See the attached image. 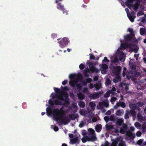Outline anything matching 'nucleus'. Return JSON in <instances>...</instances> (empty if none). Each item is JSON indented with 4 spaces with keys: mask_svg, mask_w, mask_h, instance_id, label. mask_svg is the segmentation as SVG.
Segmentation results:
<instances>
[{
    "mask_svg": "<svg viewBox=\"0 0 146 146\" xmlns=\"http://www.w3.org/2000/svg\"><path fill=\"white\" fill-rule=\"evenodd\" d=\"M122 139V138L120 136L117 137L116 139H113L111 146H117V145L118 144V142Z\"/></svg>",
    "mask_w": 146,
    "mask_h": 146,
    "instance_id": "6e6552de",
    "label": "nucleus"
},
{
    "mask_svg": "<svg viewBox=\"0 0 146 146\" xmlns=\"http://www.w3.org/2000/svg\"><path fill=\"white\" fill-rule=\"evenodd\" d=\"M54 130L55 131H57L58 130V127L55 126L53 128Z\"/></svg>",
    "mask_w": 146,
    "mask_h": 146,
    "instance_id": "5fc2aeb1",
    "label": "nucleus"
},
{
    "mask_svg": "<svg viewBox=\"0 0 146 146\" xmlns=\"http://www.w3.org/2000/svg\"><path fill=\"white\" fill-rule=\"evenodd\" d=\"M111 80L110 79L107 78L106 79V81L105 84L106 85H109L111 84Z\"/></svg>",
    "mask_w": 146,
    "mask_h": 146,
    "instance_id": "473e14b6",
    "label": "nucleus"
},
{
    "mask_svg": "<svg viewBox=\"0 0 146 146\" xmlns=\"http://www.w3.org/2000/svg\"><path fill=\"white\" fill-rule=\"evenodd\" d=\"M119 1L120 3H121V5L124 7H125V6L128 7V0H124L123 1L120 0Z\"/></svg>",
    "mask_w": 146,
    "mask_h": 146,
    "instance_id": "f8f14e48",
    "label": "nucleus"
},
{
    "mask_svg": "<svg viewBox=\"0 0 146 146\" xmlns=\"http://www.w3.org/2000/svg\"><path fill=\"white\" fill-rule=\"evenodd\" d=\"M78 105L81 108L84 107L85 106V104L84 102L80 101L78 104Z\"/></svg>",
    "mask_w": 146,
    "mask_h": 146,
    "instance_id": "b1692460",
    "label": "nucleus"
},
{
    "mask_svg": "<svg viewBox=\"0 0 146 146\" xmlns=\"http://www.w3.org/2000/svg\"><path fill=\"white\" fill-rule=\"evenodd\" d=\"M90 134L89 137H87L88 140L89 141H96L97 138L94 130L92 129H90L88 130Z\"/></svg>",
    "mask_w": 146,
    "mask_h": 146,
    "instance_id": "7ed1b4c3",
    "label": "nucleus"
},
{
    "mask_svg": "<svg viewBox=\"0 0 146 146\" xmlns=\"http://www.w3.org/2000/svg\"><path fill=\"white\" fill-rule=\"evenodd\" d=\"M84 74L86 77H88L90 76V71L88 68H86L84 70Z\"/></svg>",
    "mask_w": 146,
    "mask_h": 146,
    "instance_id": "9b49d317",
    "label": "nucleus"
},
{
    "mask_svg": "<svg viewBox=\"0 0 146 146\" xmlns=\"http://www.w3.org/2000/svg\"><path fill=\"white\" fill-rule=\"evenodd\" d=\"M54 90L55 91V92L57 94H59L60 95V96L59 97H62L61 95L63 94H61L62 93V91L60 90L59 88H54Z\"/></svg>",
    "mask_w": 146,
    "mask_h": 146,
    "instance_id": "a211bd4d",
    "label": "nucleus"
},
{
    "mask_svg": "<svg viewBox=\"0 0 146 146\" xmlns=\"http://www.w3.org/2000/svg\"><path fill=\"white\" fill-rule=\"evenodd\" d=\"M121 112L119 110H118L116 112V114L117 115H121Z\"/></svg>",
    "mask_w": 146,
    "mask_h": 146,
    "instance_id": "a19ab883",
    "label": "nucleus"
},
{
    "mask_svg": "<svg viewBox=\"0 0 146 146\" xmlns=\"http://www.w3.org/2000/svg\"><path fill=\"white\" fill-rule=\"evenodd\" d=\"M78 97L79 99H83L84 98V96L81 93L78 94Z\"/></svg>",
    "mask_w": 146,
    "mask_h": 146,
    "instance_id": "c85d7f7f",
    "label": "nucleus"
},
{
    "mask_svg": "<svg viewBox=\"0 0 146 146\" xmlns=\"http://www.w3.org/2000/svg\"><path fill=\"white\" fill-rule=\"evenodd\" d=\"M47 115L48 116H49L52 112V109L50 107H48L46 108Z\"/></svg>",
    "mask_w": 146,
    "mask_h": 146,
    "instance_id": "f3484780",
    "label": "nucleus"
},
{
    "mask_svg": "<svg viewBox=\"0 0 146 146\" xmlns=\"http://www.w3.org/2000/svg\"><path fill=\"white\" fill-rule=\"evenodd\" d=\"M90 58L91 60H94L95 59V56L92 54H90Z\"/></svg>",
    "mask_w": 146,
    "mask_h": 146,
    "instance_id": "e433bc0d",
    "label": "nucleus"
},
{
    "mask_svg": "<svg viewBox=\"0 0 146 146\" xmlns=\"http://www.w3.org/2000/svg\"><path fill=\"white\" fill-rule=\"evenodd\" d=\"M94 80V81H97L98 80V77L97 76H95L93 77Z\"/></svg>",
    "mask_w": 146,
    "mask_h": 146,
    "instance_id": "0e129e2a",
    "label": "nucleus"
},
{
    "mask_svg": "<svg viewBox=\"0 0 146 146\" xmlns=\"http://www.w3.org/2000/svg\"><path fill=\"white\" fill-rule=\"evenodd\" d=\"M67 80H65L64 81H63L62 82V84L63 85H65L67 83Z\"/></svg>",
    "mask_w": 146,
    "mask_h": 146,
    "instance_id": "13d9d810",
    "label": "nucleus"
},
{
    "mask_svg": "<svg viewBox=\"0 0 146 146\" xmlns=\"http://www.w3.org/2000/svg\"><path fill=\"white\" fill-rule=\"evenodd\" d=\"M69 78L70 79H74L75 78V76L73 74H70L69 76Z\"/></svg>",
    "mask_w": 146,
    "mask_h": 146,
    "instance_id": "3c124183",
    "label": "nucleus"
},
{
    "mask_svg": "<svg viewBox=\"0 0 146 146\" xmlns=\"http://www.w3.org/2000/svg\"><path fill=\"white\" fill-rule=\"evenodd\" d=\"M64 107L62 106L59 110L55 109L54 110V113L53 116L56 121H59L60 123H64V124L66 122H69L70 120L63 113L65 112L63 109Z\"/></svg>",
    "mask_w": 146,
    "mask_h": 146,
    "instance_id": "f257e3e1",
    "label": "nucleus"
},
{
    "mask_svg": "<svg viewBox=\"0 0 146 146\" xmlns=\"http://www.w3.org/2000/svg\"><path fill=\"white\" fill-rule=\"evenodd\" d=\"M57 9L60 10L63 12H64V10H65L63 5H62L60 3H58L57 4Z\"/></svg>",
    "mask_w": 146,
    "mask_h": 146,
    "instance_id": "2eb2a0df",
    "label": "nucleus"
},
{
    "mask_svg": "<svg viewBox=\"0 0 146 146\" xmlns=\"http://www.w3.org/2000/svg\"><path fill=\"white\" fill-rule=\"evenodd\" d=\"M123 58V55H121L119 57V60L120 61L122 60Z\"/></svg>",
    "mask_w": 146,
    "mask_h": 146,
    "instance_id": "e2e57ef3",
    "label": "nucleus"
},
{
    "mask_svg": "<svg viewBox=\"0 0 146 146\" xmlns=\"http://www.w3.org/2000/svg\"><path fill=\"white\" fill-rule=\"evenodd\" d=\"M102 126L101 124H97L95 127V130L98 132H100L101 131L102 129Z\"/></svg>",
    "mask_w": 146,
    "mask_h": 146,
    "instance_id": "ddd939ff",
    "label": "nucleus"
},
{
    "mask_svg": "<svg viewBox=\"0 0 146 146\" xmlns=\"http://www.w3.org/2000/svg\"><path fill=\"white\" fill-rule=\"evenodd\" d=\"M92 81V80L91 78H88L86 80V81L87 83H90Z\"/></svg>",
    "mask_w": 146,
    "mask_h": 146,
    "instance_id": "09e8293b",
    "label": "nucleus"
},
{
    "mask_svg": "<svg viewBox=\"0 0 146 146\" xmlns=\"http://www.w3.org/2000/svg\"><path fill=\"white\" fill-rule=\"evenodd\" d=\"M118 56H116L114 57V59L112 60V62L113 63H115L118 62L119 61Z\"/></svg>",
    "mask_w": 146,
    "mask_h": 146,
    "instance_id": "4be33fe9",
    "label": "nucleus"
},
{
    "mask_svg": "<svg viewBox=\"0 0 146 146\" xmlns=\"http://www.w3.org/2000/svg\"><path fill=\"white\" fill-rule=\"evenodd\" d=\"M87 136H86L85 138L83 137L82 138V141L83 143H84L86 142L87 140H88V139L87 138Z\"/></svg>",
    "mask_w": 146,
    "mask_h": 146,
    "instance_id": "a18cd8bd",
    "label": "nucleus"
},
{
    "mask_svg": "<svg viewBox=\"0 0 146 146\" xmlns=\"http://www.w3.org/2000/svg\"><path fill=\"white\" fill-rule=\"evenodd\" d=\"M124 40L126 41H128V34L124 36Z\"/></svg>",
    "mask_w": 146,
    "mask_h": 146,
    "instance_id": "052dcab7",
    "label": "nucleus"
},
{
    "mask_svg": "<svg viewBox=\"0 0 146 146\" xmlns=\"http://www.w3.org/2000/svg\"><path fill=\"white\" fill-rule=\"evenodd\" d=\"M137 116L138 120L140 121H142L143 119V118L141 114L140 113H138Z\"/></svg>",
    "mask_w": 146,
    "mask_h": 146,
    "instance_id": "7c9ffc66",
    "label": "nucleus"
},
{
    "mask_svg": "<svg viewBox=\"0 0 146 146\" xmlns=\"http://www.w3.org/2000/svg\"><path fill=\"white\" fill-rule=\"evenodd\" d=\"M89 105L93 109H94L96 106V105L94 103H93V102H90L89 103Z\"/></svg>",
    "mask_w": 146,
    "mask_h": 146,
    "instance_id": "a878e982",
    "label": "nucleus"
},
{
    "mask_svg": "<svg viewBox=\"0 0 146 146\" xmlns=\"http://www.w3.org/2000/svg\"><path fill=\"white\" fill-rule=\"evenodd\" d=\"M94 86L95 88L97 90H99L100 88L99 85L97 84H95Z\"/></svg>",
    "mask_w": 146,
    "mask_h": 146,
    "instance_id": "c03bdc74",
    "label": "nucleus"
},
{
    "mask_svg": "<svg viewBox=\"0 0 146 146\" xmlns=\"http://www.w3.org/2000/svg\"><path fill=\"white\" fill-rule=\"evenodd\" d=\"M121 70V67L120 66H114L113 68V72L115 76H119Z\"/></svg>",
    "mask_w": 146,
    "mask_h": 146,
    "instance_id": "423d86ee",
    "label": "nucleus"
},
{
    "mask_svg": "<svg viewBox=\"0 0 146 146\" xmlns=\"http://www.w3.org/2000/svg\"><path fill=\"white\" fill-rule=\"evenodd\" d=\"M120 133H125V130L123 128H121L120 130Z\"/></svg>",
    "mask_w": 146,
    "mask_h": 146,
    "instance_id": "864d4df0",
    "label": "nucleus"
},
{
    "mask_svg": "<svg viewBox=\"0 0 146 146\" xmlns=\"http://www.w3.org/2000/svg\"><path fill=\"white\" fill-rule=\"evenodd\" d=\"M117 100V98L115 97H112L110 100V102L111 103H112L113 102H115L116 100Z\"/></svg>",
    "mask_w": 146,
    "mask_h": 146,
    "instance_id": "58836bf2",
    "label": "nucleus"
},
{
    "mask_svg": "<svg viewBox=\"0 0 146 146\" xmlns=\"http://www.w3.org/2000/svg\"><path fill=\"white\" fill-rule=\"evenodd\" d=\"M145 30L143 28H141L140 29V33L142 35H143L145 33Z\"/></svg>",
    "mask_w": 146,
    "mask_h": 146,
    "instance_id": "f704fd0d",
    "label": "nucleus"
},
{
    "mask_svg": "<svg viewBox=\"0 0 146 146\" xmlns=\"http://www.w3.org/2000/svg\"><path fill=\"white\" fill-rule=\"evenodd\" d=\"M98 105L100 106L101 108H102L104 106V102H99Z\"/></svg>",
    "mask_w": 146,
    "mask_h": 146,
    "instance_id": "de8ad7c7",
    "label": "nucleus"
},
{
    "mask_svg": "<svg viewBox=\"0 0 146 146\" xmlns=\"http://www.w3.org/2000/svg\"><path fill=\"white\" fill-rule=\"evenodd\" d=\"M99 92L94 93L91 96V97L93 99H96L99 98Z\"/></svg>",
    "mask_w": 146,
    "mask_h": 146,
    "instance_id": "dca6fc26",
    "label": "nucleus"
},
{
    "mask_svg": "<svg viewBox=\"0 0 146 146\" xmlns=\"http://www.w3.org/2000/svg\"><path fill=\"white\" fill-rule=\"evenodd\" d=\"M135 126L137 127V128H139L140 125V124L138 122H136L135 123Z\"/></svg>",
    "mask_w": 146,
    "mask_h": 146,
    "instance_id": "4d7b16f0",
    "label": "nucleus"
},
{
    "mask_svg": "<svg viewBox=\"0 0 146 146\" xmlns=\"http://www.w3.org/2000/svg\"><path fill=\"white\" fill-rule=\"evenodd\" d=\"M104 119L105 121L106 122V123H107L109 121V118L107 116H105L104 117Z\"/></svg>",
    "mask_w": 146,
    "mask_h": 146,
    "instance_id": "49530a36",
    "label": "nucleus"
},
{
    "mask_svg": "<svg viewBox=\"0 0 146 146\" xmlns=\"http://www.w3.org/2000/svg\"><path fill=\"white\" fill-rule=\"evenodd\" d=\"M123 122V120L122 119H119L116 122V125L119 126H120Z\"/></svg>",
    "mask_w": 146,
    "mask_h": 146,
    "instance_id": "6ab92c4d",
    "label": "nucleus"
},
{
    "mask_svg": "<svg viewBox=\"0 0 146 146\" xmlns=\"http://www.w3.org/2000/svg\"><path fill=\"white\" fill-rule=\"evenodd\" d=\"M88 89L86 88H84L83 89V92H88Z\"/></svg>",
    "mask_w": 146,
    "mask_h": 146,
    "instance_id": "774afa93",
    "label": "nucleus"
},
{
    "mask_svg": "<svg viewBox=\"0 0 146 146\" xmlns=\"http://www.w3.org/2000/svg\"><path fill=\"white\" fill-rule=\"evenodd\" d=\"M89 67L92 72H95L96 73H98L100 72L99 70L95 67L93 64L92 62L89 63Z\"/></svg>",
    "mask_w": 146,
    "mask_h": 146,
    "instance_id": "0eeeda50",
    "label": "nucleus"
},
{
    "mask_svg": "<svg viewBox=\"0 0 146 146\" xmlns=\"http://www.w3.org/2000/svg\"><path fill=\"white\" fill-rule=\"evenodd\" d=\"M89 87L90 89H92L94 88L93 84L92 83H90L89 85Z\"/></svg>",
    "mask_w": 146,
    "mask_h": 146,
    "instance_id": "6e6d98bb",
    "label": "nucleus"
},
{
    "mask_svg": "<svg viewBox=\"0 0 146 146\" xmlns=\"http://www.w3.org/2000/svg\"><path fill=\"white\" fill-rule=\"evenodd\" d=\"M61 88L62 90L63 91H68L69 90L67 86H65L63 87L62 86Z\"/></svg>",
    "mask_w": 146,
    "mask_h": 146,
    "instance_id": "c9c22d12",
    "label": "nucleus"
},
{
    "mask_svg": "<svg viewBox=\"0 0 146 146\" xmlns=\"http://www.w3.org/2000/svg\"><path fill=\"white\" fill-rule=\"evenodd\" d=\"M127 128V124H124L123 125V128H122L124 129H126Z\"/></svg>",
    "mask_w": 146,
    "mask_h": 146,
    "instance_id": "69168bd1",
    "label": "nucleus"
},
{
    "mask_svg": "<svg viewBox=\"0 0 146 146\" xmlns=\"http://www.w3.org/2000/svg\"><path fill=\"white\" fill-rule=\"evenodd\" d=\"M62 97L57 96V98L61 101H64V103L62 104V102L57 99L55 100L54 101V104L56 105H62L64 106L65 105H69L70 104L69 99L68 98V94L66 92H65L61 95Z\"/></svg>",
    "mask_w": 146,
    "mask_h": 146,
    "instance_id": "f03ea898",
    "label": "nucleus"
},
{
    "mask_svg": "<svg viewBox=\"0 0 146 146\" xmlns=\"http://www.w3.org/2000/svg\"><path fill=\"white\" fill-rule=\"evenodd\" d=\"M120 41L121 42V45L120 46L121 48H128V42H123L122 40H120Z\"/></svg>",
    "mask_w": 146,
    "mask_h": 146,
    "instance_id": "9d476101",
    "label": "nucleus"
},
{
    "mask_svg": "<svg viewBox=\"0 0 146 146\" xmlns=\"http://www.w3.org/2000/svg\"><path fill=\"white\" fill-rule=\"evenodd\" d=\"M128 109L126 110V113L125 116V119L128 118Z\"/></svg>",
    "mask_w": 146,
    "mask_h": 146,
    "instance_id": "bf43d9fd",
    "label": "nucleus"
},
{
    "mask_svg": "<svg viewBox=\"0 0 146 146\" xmlns=\"http://www.w3.org/2000/svg\"><path fill=\"white\" fill-rule=\"evenodd\" d=\"M141 134V133L140 132H137L136 133L137 135L139 137L140 136Z\"/></svg>",
    "mask_w": 146,
    "mask_h": 146,
    "instance_id": "338daca9",
    "label": "nucleus"
},
{
    "mask_svg": "<svg viewBox=\"0 0 146 146\" xmlns=\"http://www.w3.org/2000/svg\"><path fill=\"white\" fill-rule=\"evenodd\" d=\"M128 137H131V138L134 137L135 136V134H133L132 132H128Z\"/></svg>",
    "mask_w": 146,
    "mask_h": 146,
    "instance_id": "72a5a7b5",
    "label": "nucleus"
},
{
    "mask_svg": "<svg viewBox=\"0 0 146 146\" xmlns=\"http://www.w3.org/2000/svg\"><path fill=\"white\" fill-rule=\"evenodd\" d=\"M102 68L103 69L106 70L108 68V66L107 64H103L102 65Z\"/></svg>",
    "mask_w": 146,
    "mask_h": 146,
    "instance_id": "c756f323",
    "label": "nucleus"
},
{
    "mask_svg": "<svg viewBox=\"0 0 146 146\" xmlns=\"http://www.w3.org/2000/svg\"><path fill=\"white\" fill-rule=\"evenodd\" d=\"M85 67V65L82 63L81 64L79 65V67L80 69L81 70H83L84 68Z\"/></svg>",
    "mask_w": 146,
    "mask_h": 146,
    "instance_id": "4c0bfd02",
    "label": "nucleus"
},
{
    "mask_svg": "<svg viewBox=\"0 0 146 146\" xmlns=\"http://www.w3.org/2000/svg\"><path fill=\"white\" fill-rule=\"evenodd\" d=\"M79 143V140L78 137H77L70 139V143L72 144H74L76 143L78 144Z\"/></svg>",
    "mask_w": 146,
    "mask_h": 146,
    "instance_id": "1a4fd4ad",
    "label": "nucleus"
},
{
    "mask_svg": "<svg viewBox=\"0 0 146 146\" xmlns=\"http://www.w3.org/2000/svg\"><path fill=\"white\" fill-rule=\"evenodd\" d=\"M110 92L108 91L104 95V97L105 98H107L109 97L110 96Z\"/></svg>",
    "mask_w": 146,
    "mask_h": 146,
    "instance_id": "2f4dec72",
    "label": "nucleus"
},
{
    "mask_svg": "<svg viewBox=\"0 0 146 146\" xmlns=\"http://www.w3.org/2000/svg\"><path fill=\"white\" fill-rule=\"evenodd\" d=\"M57 35L56 34L53 33L51 34V36L53 38H56L57 37Z\"/></svg>",
    "mask_w": 146,
    "mask_h": 146,
    "instance_id": "8fccbe9b",
    "label": "nucleus"
},
{
    "mask_svg": "<svg viewBox=\"0 0 146 146\" xmlns=\"http://www.w3.org/2000/svg\"><path fill=\"white\" fill-rule=\"evenodd\" d=\"M109 105V104L108 102H104V106L107 108L108 107Z\"/></svg>",
    "mask_w": 146,
    "mask_h": 146,
    "instance_id": "603ef678",
    "label": "nucleus"
},
{
    "mask_svg": "<svg viewBox=\"0 0 146 146\" xmlns=\"http://www.w3.org/2000/svg\"><path fill=\"white\" fill-rule=\"evenodd\" d=\"M138 2L139 1H138L137 3L133 6V7L135 10H137V9L139 4V3H138Z\"/></svg>",
    "mask_w": 146,
    "mask_h": 146,
    "instance_id": "79ce46f5",
    "label": "nucleus"
},
{
    "mask_svg": "<svg viewBox=\"0 0 146 146\" xmlns=\"http://www.w3.org/2000/svg\"><path fill=\"white\" fill-rule=\"evenodd\" d=\"M106 127L107 130H111L113 129V126L112 125L106 124Z\"/></svg>",
    "mask_w": 146,
    "mask_h": 146,
    "instance_id": "aec40b11",
    "label": "nucleus"
},
{
    "mask_svg": "<svg viewBox=\"0 0 146 146\" xmlns=\"http://www.w3.org/2000/svg\"><path fill=\"white\" fill-rule=\"evenodd\" d=\"M135 46L133 44L130 45L128 44V48H129L130 50L131 51L134 50Z\"/></svg>",
    "mask_w": 146,
    "mask_h": 146,
    "instance_id": "5701e85b",
    "label": "nucleus"
},
{
    "mask_svg": "<svg viewBox=\"0 0 146 146\" xmlns=\"http://www.w3.org/2000/svg\"><path fill=\"white\" fill-rule=\"evenodd\" d=\"M48 103L50 105L52 106H54V102H53L51 99H50L49 100Z\"/></svg>",
    "mask_w": 146,
    "mask_h": 146,
    "instance_id": "ea45409f",
    "label": "nucleus"
},
{
    "mask_svg": "<svg viewBox=\"0 0 146 146\" xmlns=\"http://www.w3.org/2000/svg\"><path fill=\"white\" fill-rule=\"evenodd\" d=\"M60 39V38H59L57 39L58 43L60 44V46L61 48H65L68 42V39L67 38L64 37L61 39L60 40H59Z\"/></svg>",
    "mask_w": 146,
    "mask_h": 146,
    "instance_id": "20e7f679",
    "label": "nucleus"
},
{
    "mask_svg": "<svg viewBox=\"0 0 146 146\" xmlns=\"http://www.w3.org/2000/svg\"><path fill=\"white\" fill-rule=\"evenodd\" d=\"M76 86L77 87L78 89L79 90H81L82 89V86L80 84L77 83Z\"/></svg>",
    "mask_w": 146,
    "mask_h": 146,
    "instance_id": "cd10ccee",
    "label": "nucleus"
},
{
    "mask_svg": "<svg viewBox=\"0 0 146 146\" xmlns=\"http://www.w3.org/2000/svg\"><path fill=\"white\" fill-rule=\"evenodd\" d=\"M69 117L72 120H74L78 117V115L77 114H70L68 115Z\"/></svg>",
    "mask_w": 146,
    "mask_h": 146,
    "instance_id": "4468645a",
    "label": "nucleus"
},
{
    "mask_svg": "<svg viewBox=\"0 0 146 146\" xmlns=\"http://www.w3.org/2000/svg\"><path fill=\"white\" fill-rule=\"evenodd\" d=\"M102 62H110L109 60L106 57H104V59L102 60Z\"/></svg>",
    "mask_w": 146,
    "mask_h": 146,
    "instance_id": "37998d69",
    "label": "nucleus"
},
{
    "mask_svg": "<svg viewBox=\"0 0 146 146\" xmlns=\"http://www.w3.org/2000/svg\"><path fill=\"white\" fill-rule=\"evenodd\" d=\"M87 83L86 81H84L82 82V85L85 86L87 85Z\"/></svg>",
    "mask_w": 146,
    "mask_h": 146,
    "instance_id": "680f3d73",
    "label": "nucleus"
},
{
    "mask_svg": "<svg viewBox=\"0 0 146 146\" xmlns=\"http://www.w3.org/2000/svg\"><path fill=\"white\" fill-rule=\"evenodd\" d=\"M69 84L72 87H74L76 86V84L77 83L74 81H70L69 82Z\"/></svg>",
    "mask_w": 146,
    "mask_h": 146,
    "instance_id": "bb28decb",
    "label": "nucleus"
},
{
    "mask_svg": "<svg viewBox=\"0 0 146 146\" xmlns=\"http://www.w3.org/2000/svg\"><path fill=\"white\" fill-rule=\"evenodd\" d=\"M119 141V146H126L124 141L121 140Z\"/></svg>",
    "mask_w": 146,
    "mask_h": 146,
    "instance_id": "393cba45",
    "label": "nucleus"
},
{
    "mask_svg": "<svg viewBox=\"0 0 146 146\" xmlns=\"http://www.w3.org/2000/svg\"><path fill=\"white\" fill-rule=\"evenodd\" d=\"M128 32L130 33L128 34V41H131L133 42H135L137 41L136 39L134 36V32L133 29H128Z\"/></svg>",
    "mask_w": 146,
    "mask_h": 146,
    "instance_id": "39448f33",
    "label": "nucleus"
},
{
    "mask_svg": "<svg viewBox=\"0 0 146 146\" xmlns=\"http://www.w3.org/2000/svg\"><path fill=\"white\" fill-rule=\"evenodd\" d=\"M116 104L117 105V106H121L122 108H124L125 107V103L123 102H118L116 103Z\"/></svg>",
    "mask_w": 146,
    "mask_h": 146,
    "instance_id": "412c9836",
    "label": "nucleus"
}]
</instances>
